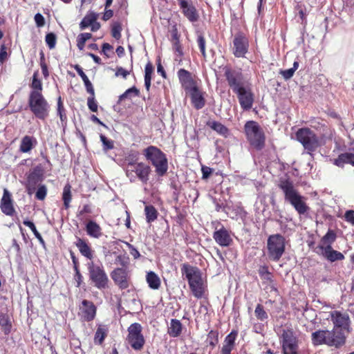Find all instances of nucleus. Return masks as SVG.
I'll list each match as a JSON object with an SVG mask.
<instances>
[{
  "mask_svg": "<svg viewBox=\"0 0 354 354\" xmlns=\"http://www.w3.org/2000/svg\"><path fill=\"white\" fill-rule=\"evenodd\" d=\"M92 37V35L88 32L81 33L77 38V46L82 50L84 49L86 41Z\"/></svg>",
  "mask_w": 354,
  "mask_h": 354,
  "instance_id": "nucleus-48",
  "label": "nucleus"
},
{
  "mask_svg": "<svg viewBox=\"0 0 354 354\" xmlns=\"http://www.w3.org/2000/svg\"><path fill=\"white\" fill-rule=\"evenodd\" d=\"M73 68L77 71V74L81 77L82 80H83L86 91L90 95H93L94 88H93V84L91 82V81L88 80L86 75L83 71L82 67L78 64H75L73 66Z\"/></svg>",
  "mask_w": 354,
  "mask_h": 354,
  "instance_id": "nucleus-31",
  "label": "nucleus"
},
{
  "mask_svg": "<svg viewBox=\"0 0 354 354\" xmlns=\"http://www.w3.org/2000/svg\"><path fill=\"white\" fill-rule=\"evenodd\" d=\"M201 171L203 179L208 178L213 172V169L207 166H202Z\"/></svg>",
  "mask_w": 354,
  "mask_h": 354,
  "instance_id": "nucleus-62",
  "label": "nucleus"
},
{
  "mask_svg": "<svg viewBox=\"0 0 354 354\" xmlns=\"http://www.w3.org/2000/svg\"><path fill=\"white\" fill-rule=\"evenodd\" d=\"M237 335L238 332L233 330L225 337L221 348V354H231L235 347Z\"/></svg>",
  "mask_w": 354,
  "mask_h": 354,
  "instance_id": "nucleus-26",
  "label": "nucleus"
},
{
  "mask_svg": "<svg viewBox=\"0 0 354 354\" xmlns=\"http://www.w3.org/2000/svg\"><path fill=\"white\" fill-rule=\"evenodd\" d=\"M183 15L192 23L199 19V14L192 0H177Z\"/></svg>",
  "mask_w": 354,
  "mask_h": 354,
  "instance_id": "nucleus-15",
  "label": "nucleus"
},
{
  "mask_svg": "<svg viewBox=\"0 0 354 354\" xmlns=\"http://www.w3.org/2000/svg\"><path fill=\"white\" fill-rule=\"evenodd\" d=\"M124 243L129 249V252L133 257L134 259H137L140 257L139 251L133 245L128 242H124Z\"/></svg>",
  "mask_w": 354,
  "mask_h": 354,
  "instance_id": "nucleus-59",
  "label": "nucleus"
},
{
  "mask_svg": "<svg viewBox=\"0 0 354 354\" xmlns=\"http://www.w3.org/2000/svg\"><path fill=\"white\" fill-rule=\"evenodd\" d=\"M75 245L79 249L81 254L88 259H91L93 257V252L88 244L82 239L77 238Z\"/></svg>",
  "mask_w": 354,
  "mask_h": 354,
  "instance_id": "nucleus-29",
  "label": "nucleus"
},
{
  "mask_svg": "<svg viewBox=\"0 0 354 354\" xmlns=\"http://www.w3.org/2000/svg\"><path fill=\"white\" fill-rule=\"evenodd\" d=\"M181 272L187 278L189 284L197 283L203 281L201 270L197 267L184 263L181 268Z\"/></svg>",
  "mask_w": 354,
  "mask_h": 354,
  "instance_id": "nucleus-17",
  "label": "nucleus"
},
{
  "mask_svg": "<svg viewBox=\"0 0 354 354\" xmlns=\"http://www.w3.org/2000/svg\"><path fill=\"white\" fill-rule=\"evenodd\" d=\"M108 333V328L106 325L100 324L97 326V330L95 333L94 342L99 345L104 342L105 337Z\"/></svg>",
  "mask_w": 354,
  "mask_h": 354,
  "instance_id": "nucleus-35",
  "label": "nucleus"
},
{
  "mask_svg": "<svg viewBox=\"0 0 354 354\" xmlns=\"http://www.w3.org/2000/svg\"><path fill=\"white\" fill-rule=\"evenodd\" d=\"M37 143V140L33 136H25L21 140L19 151L22 153H28L36 146Z\"/></svg>",
  "mask_w": 354,
  "mask_h": 354,
  "instance_id": "nucleus-28",
  "label": "nucleus"
},
{
  "mask_svg": "<svg viewBox=\"0 0 354 354\" xmlns=\"http://www.w3.org/2000/svg\"><path fill=\"white\" fill-rule=\"evenodd\" d=\"M279 187L284 194L285 201L289 203L299 214H304L309 210L305 197L297 192L291 180L281 179Z\"/></svg>",
  "mask_w": 354,
  "mask_h": 354,
  "instance_id": "nucleus-1",
  "label": "nucleus"
},
{
  "mask_svg": "<svg viewBox=\"0 0 354 354\" xmlns=\"http://www.w3.org/2000/svg\"><path fill=\"white\" fill-rule=\"evenodd\" d=\"M46 44L50 49H53L55 47L56 44V35L53 32L48 33L45 38Z\"/></svg>",
  "mask_w": 354,
  "mask_h": 354,
  "instance_id": "nucleus-54",
  "label": "nucleus"
},
{
  "mask_svg": "<svg viewBox=\"0 0 354 354\" xmlns=\"http://www.w3.org/2000/svg\"><path fill=\"white\" fill-rule=\"evenodd\" d=\"M87 105L88 109L93 112H97V104L95 100V93L93 95H91L90 97H88L87 100Z\"/></svg>",
  "mask_w": 354,
  "mask_h": 354,
  "instance_id": "nucleus-57",
  "label": "nucleus"
},
{
  "mask_svg": "<svg viewBox=\"0 0 354 354\" xmlns=\"http://www.w3.org/2000/svg\"><path fill=\"white\" fill-rule=\"evenodd\" d=\"M57 115L59 116L60 120L62 124H66L67 122V117L66 114V110L64 107V104L62 100V97L59 96L57 99Z\"/></svg>",
  "mask_w": 354,
  "mask_h": 354,
  "instance_id": "nucleus-46",
  "label": "nucleus"
},
{
  "mask_svg": "<svg viewBox=\"0 0 354 354\" xmlns=\"http://www.w3.org/2000/svg\"><path fill=\"white\" fill-rule=\"evenodd\" d=\"M311 341L314 346L326 344L338 348L344 345L346 336L343 331L319 329L312 333Z\"/></svg>",
  "mask_w": 354,
  "mask_h": 354,
  "instance_id": "nucleus-2",
  "label": "nucleus"
},
{
  "mask_svg": "<svg viewBox=\"0 0 354 354\" xmlns=\"http://www.w3.org/2000/svg\"><path fill=\"white\" fill-rule=\"evenodd\" d=\"M74 271H75V274H74L73 279L76 283L75 286L77 288H80L82 283L83 277H82V274L80 273V270H74Z\"/></svg>",
  "mask_w": 354,
  "mask_h": 354,
  "instance_id": "nucleus-60",
  "label": "nucleus"
},
{
  "mask_svg": "<svg viewBox=\"0 0 354 354\" xmlns=\"http://www.w3.org/2000/svg\"><path fill=\"white\" fill-rule=\"evenodd\" d=\"M173 37L175 39V41L174 43V46H173L174 50L175 53H177V55L178 56L180 57L183 55V53L182 48L180 44L177 34L176 33L174 34Z\"/></svg>",
  "mask_w": 354,
  "mask_h": 354,
  "instance_id": "nucleus-58",
  "label": "nucleus"
},
{
  "mask_svg": "<svg viewBox=\"0 0 354 354\" xmlns=\"http://www.w3.org/2000/svg\"><path fill=\"white\" fill-rule=\"evenodd\" d=\"M254 314L257 319L265 322L268 319V313L263 308V306L261 304H257L256 308L254 310Z\"/></svg>",
  "mask_w": 354,
  "mask_h": 354,
  "instance_id": "nucleus-47",
  "label": "nucleus"
},
{
  "mask_svg": "<svg viewBox=\"0 0 354 354\" xmlns=\"http://www.w3.org/2000/svg\"><path fill=\"white\" fill-rule=\"evenodd\" d=\"M285 238L279 234L270 235L267 241L268 256L270 260L277 262L285 252Z\"/></svg>",
  "mask_w": 354,
  "mask_h": 354,
  "instance_id": "nucleus-9",
  "label": "nucleus"
},
{
  "mask_svg": "<svg viewBox=\"0 0 354 354\" xmlns=\"http://www.w3.org/2000/svg\"><path fill=\"white\" fill-rule=\"evenodd\" d=\"M189 286L194 297L199 299L203 296L204 288L203 287V281L197 283L189 284Z\"/></svg>",
  "mask_w": 354,
  "mask_h": 354,
  "instance_id": "nucleus-45",
  "label": "nucleus"
},
{
  "mask_svg": "<svg viewBox=\"0 0 354 354\" xmlns=\"http://www.w3.org/2000/svg\"><path fill=\"white\" fill-rule=\"evenodd\" d=\"M224 75L228 86L234 93L247 85L245 84L243 75L241 69L236 70L225 67L224 68Z\"/></svg>",
  "mask_w": 354,
  "mask_h": 354,
  "instance_id": "nucleus-11",
  "label": "nucleus"
},
{
  "mask_svg": "<svg viewBox=\"0 0 354 354\" xmlns=\"http://www.w3.org/2000/svg\"><path fill=\"white\" fill-rule=\"evenodd\" d=\"M207 340L212 348H214L218 342V333L216 330H210L207 334Z\"/></svg>",
  "mask_w": 354,
  "mask_h": 354,
  "instance_id": "nucleus-49",
  "label": "nucleus"
},
{
  "mask_svg": "<svg viewBox=\"0 0 354 354\" xmlns=\"http://www.w3.org/2000/svg\"><path fill=\"white\" fill-rule=\"evenodd\" d=\"M62 200L64 208L66 209H68L70 207V203L72 200L71 186L68 183H67L64 187Z\"/></svg>",
  "mask_w": 354,
  "mask_h": 354,
  "instance_id": "nucleus-40",
  "label": "nucleus"
},
{
  "mask_svg": "<svg viewBox=\"0 0 354 354\" xmlns=\"http://www.w3.org/2000/svg\"><path fill=\"white\" fill-rule=\"evenodd\" d=\"M146 280L149 287L153 290H158L160 286V279L159 277L153 271L147 272Z\"/></svg>",
  "mask_w": 354,
  "mask_h": 354,
  "instance_id": "nucleus-34",
  "label": "nucleus"
},
{
  "mask_svg": "<svg viewBox=\"0 0 354 354\" xmlns=\"http://www.w3.org/2000/svg\"><path fill=\"white\" fill-rule=\"evenodd\" d=\"M213 238L216 243L221 247H228L233 241L230 232L223 225L214 231Z\"/></svg>",
  "mask_w": 354,
  "mask_h": 354,
  "instance_id": "nucleus-18",
  "label": "nucleus"
},
{
  "mask_svg": "<svg viewBox=\"0 0 354 354\" xmlns=\"http://www.w3.org/2000/svg\"><path fill=\"white\" fill-rule=\"evenodd\" d=\"M143 154L155 167V171L158 176H164L167 174L168 160L160 149L155 146H149L144 150Z\"/></svg>",
  "mask_w": 354,
  "mask_h": 354,
  "instance_id": "nucleus-4",
  "label": "nucleus"
},
{
  "mask_svg": "<svg viewBox=\"0 0 354 354\" xmlns=\"http://www.w3.org/2000/svg\"><path fill=\"white\" fill-rule=\"evenodd\" d=\"M296 139L303 146L308 154H312L322 145V139L310 128L299 129L295 133Z\"/></svg>",
  "mask_w": 354,
  "mask_h": 354,
  "instance_id": "nucleus-5",
  "label": "nucleus"
},
{
  "mask_svg": "<svg viewBox=\"0 0 354 354\" xmlns=\"http://www.w3.org/2000/svg\"><path fill=\"white\" fill-rule=\"evenodd\" d=\"M317 248L321 254L329 261H342L344 259V256L340 252L333 249L332 246L318 245Z\"/></svg>",
  "mask_w": 354,
  "mask_h": 354,
  "instance_id": "nucleus-23",
  "label": "nucleus"
},
{
  "mask_svg": "<svg viewBox=\"0 0 354 354\" xmlns=\"http://www.w3.org/2000/svg\"><path fill=\"white\" fill-rule=\"evenodd\" d=\"M115 263H119L122 268L127 269L129 263V258L125 254L118 255L115 259Z\"/></svg>",
  "mask_w": 354,
  "mask_h": 354,
  "instance_id": "nucleus-55",
  "label": "nucleus"
},
{
  "mask_svg": "<svg viewBox=\"0 0 354 354\" xmlns=\"http://www.w3.org/2000/svg\"><path fill=\"white\" fill-rule=\"evenodd\" d=\"M197 43L203 57H205V39L203 35L200 34L198 35Z\"/></svg>",
  "mask_w": 354,
  "mask_h": 354,
  "instance_id": "nucleus-56",
  "label": "nucleus"
},
{
  "mask_svg": "<svg viewBox=\"0 0 354 354\" xmlns=\"http://www.w3.org/2000/svg\"><path fill=\"white\" fill-rule=\"evenodd\" d=\"M247 140L250 145L257 151L265 147L266 136L260 125L255 121H248L244 125Z\"/></svg>",
  "mask_w": 354,
  "mask_h": 354,
  "instance_id": "nucleus-6",
  "label": "nucleus"
},
{
  "mask_svg": "<svg viewBox=\"0 0 354 354\" xmlns=\"http://www.w3.org/2000/svg\"><path fill=\"white\" fill-rule=\"evenodd\" d=\"M344 218L354 225V210H347L344 214Z\"/></svg>",
  "mask_w": 354,
  "mask_h": 354,
  "instance_id": "nucleus-63",
  "label": "nucleus"
},
{
  "mask_svg": "<svg viewBox=\"0 0 354 354\" xmlns=\"http://www.w3.org/2000/svg\"><path fill=\"white\" fill-rule=\"evenodd\" d=\"M89 279L97 289L102 290L108 288L109 279L102 264H95L93 261L87 264Z\"/></svg>",
  "mask_w": 354,
  "mask_h": 354,
  "instance_id": "nucleus-8",
  "label": "nucleus"
},
{
  "mask_svg": "<svg viewBox=\"0 0 354 354\" xmlns=\"http://www.w3.org/2000/svg\"><path fill=\"white\" fill-rule=\"evenodd\" d=\"M137 155H130L127 160L126 175L131 183L139 179L142 183H147L149 180L151 167L144 162H137Z\"/></svg>",
  "mask_w": 354,
  "mask_h": 354,
  "instance_id": "nucleus-3",
  "label": "nucleus"
},
{
  "mask_svg": "<svg viewBox=\"0 0 354 354\" xmlns=\"http://www.w3.org/2000/svg\"><path fill=\"white\" fill-rule=\"evenodd\" d=\"M28 106L32 114L41 120L49 115L50 106L42 93H29Z\"/></svg>",
  "mask_w": 354,
  "mask_h": 354,
  "instance_id": "nucleus-7",
  "label": "nucleus"
},
{
  "mask_svg": "<svg viewBox=\"0 0 354 354\" xmlns=\"http://www.w3.org/2000/svg\"><path fill=\"white\" fill-rule=\"evenodd\" d=\"M177 74L180 83L186 91H189L192 90V88L196 86L191 73L188 71L180 68L178 70Z\"/></svg>",
  "mask_w": 354,
  "mask_h": 354,
  "instance_id": "nucleus-22",
  "label": "nucleus"
},
{
  "mask_svg": "<svg viewBox=\"0 0 354 354\" xmlns=\"http://www.w3.org/2000/svg\"><path fill=\"white\" fill-rule=\"evenodd\" d=\"M207 126L217 132L219 135L227 138L230 135L229 129L223 124L217 121H209L207 123Z\"/></svg>",
  "mask_w": 354,
  "mask_h": 354,
  "instance_id": "nucleus-32",
  "label": "nucleus"
},
{
  "mask_svg": "<svg viewBox=\"0 0 354 354\" xmlns=\"http://www.w3.org/2000/svg\"><path fill=\"white\" fill-rule=\"evenodd\" d=\"M44 170L40 165L35 167L27 176V188L28 193H30V188L35 187L41 180Z\"/></svg>",
  "mask_w": 354,
  "mask_h": 354,
  "instance_id": "nucleus-20",
  "label": "nucleus"
},
{
  "mask_svg": "<svg viewBox=\"0 0 354 354\" xmlns=\"http://www.w3.org/2000/svg\"><path fill=\"white\" fill-rule=\"evenodd\" d=\"M279 73L283 76V77L286 80H288L293 76L295 71H293V69L290 68L286 70H281Z\"/></svg>",
  "mask_w": 354,
  "mask_h": 354,
  "instance_id": "nucleus-61",
  "label": "nucleus"
},
{
  "mask_svg": "<svg viewBox=\"0 0 354 354\" xmlns=\"http://www.w3.org/2000/svg\"><path fill=\"white\" fill-rule=\"evenodd\" d=\"M140 93L139 90L136 87L133 86L127 89L123 94L120 96V100H122L125 98L131 97L133 96H138Z\"/></svg>",
  "mask_w": 354,
  "mask_h": 354,
  "instance_id": "nucleus-50",
  "label": "nucleus"
},
{
  "mask_svg": "<svg viewBox=\"0 0 354 354\" xmlns=\"http://www.w3.org/2000/svg\"><path fill=\"white\" fill-rule=\"evenodd\" d=\"M23 223L24 225L28 227L31 230V231L33 232L35 237L38 239L39 243L44 248H45L46 247L45 241H44V239L42 238L41 235L40 234V233L37 231L33 222L28 221V220H24Z\"/></svg>",
  "mask_w": 354,
  "mask_h": 354,
  "instance_id": "nucleus-42",
  "label": "nucleus"
},
{
  "mask_svg": "<svg viewBox=\"0 0 354 354\" xmlns=\"http://www.w3.org/2000/svg\"><path fill=\"white\" fill-rule=\"evenodd\" d=\"M334 164L338 167H343L344 164H351L354 166V153H344L340 154L334 160Z\"/></svg>",
  "mask_w": 354,
  "mask_h": 354,
  "instance_id": "nucleus-33",
  "label": "nucleus"
},
{
  "mask_svg": "<svg viewBox=\"0 0 354 354\" xmlns=\"http://www.w3.org/2000/svg\"><path fill=\"white\" fill-rule=\"evenodd\" d=\"M145 213L146 216V221L148 223L153 222L158 218V212L151 205L145 206Z\"/></svg>",
  "mask_w": 354,
  "mask_h": 354,
  "instance_id": "nucleus-36",
  "label": "nucleus"
},
{
  "mask_svg": "<svg viewBox=\"0 0 354 354\" xmlns=\"http://www.w3.org/2000/svg\"><path fill=\"white\" fill-rule=\"evenodd\" d=\"M88 236L95 239H99L102 236V229L95 221H88L85 226Z\"/></svg>",
  "mask_w": 354,
  "mask_h": 354,
  "instance_id": "nucleus-27",
  "label": "nucleus"
},
{
  "mask_svg": "<svg viewBox=\"0 0 354 354\" xmlns=\"http://www.w3.org/2000/svg\"><path fill=\"white\" fill-rule=\"evenodd\" d=\"M336 234L332 230H328L326 234L322 238L321 244L319 245L332 246V244L336 240Z\"/></svg>",
  "mask_w": 354,
  "mask_h": 354,
  "instance_id": "nucleus-41",
  "label": "nucleus"
},
{
  "mask_svg": "<svg viewBox=\"0 0 354 354\" xmlns=\"http://www.w3.org/2000/svg\"><path fill=\"white\" fill-rule=\"evenodd\" d=\"M111 277L121 289H126L129 287L127 269L123 268H115L111 272Z\"/></svg>",
  "mask_w": 354,
  "mask_h": 354,
  "instance_id": "nucleus-19",
  "label": "nucleus"
},
{
  "mask_svg": "<svg viewBox=\"0 0 354 354\" xmlns=\"http://www.w3.org/2000/svg\"><path fill=\"white\" fill-rule=\"evenodd\" d=\"M97 20V15L95 13L86 15L80 24L81 30H84L90 26L95 21Z\"/></svg>",
  "mask_w": 354,
  "mask_h": 354,
  "instance_id": "nucleus-43",
  "label": "nucleus"
},
{
  "mask_svg": "<svg viewBox=\"0 0 354 354\" xmlns=\"http://www.w3.org/2000/svg\"><path fill=\"white\" fill-rule=\"evenodd\" d=\"M331 321L333 324V330L343 331L350 326V317L347 313H342L338 310L330 313Z\"/></svg>",
  "mask_w": 354,
  "mask_h": 354,
  "instance_id": "nucleus-16",
  "label": "nucleus"
},
{
  "mask_svg": "<svg viewBox=\"0 0 354 354\" xmlns=\"http://www.w3.org/2000/svg\"><path fill=\"white\" fill-rule=\"evenodd\" d=\"M281 348H299V339L297 333L290 328L281 330L279 335Z\"/></svg>",
  "mask_w": 354,
  "mask_h": 354,
  "instance_id": "nucleus-13",
  "label": "nucleus"
},
{
  "mask_svg": "<svg viewBox=\"0 0 354 354\" xmlns=\"http://www.w3.org/2000/svg\"><path fill=\"white\" fill-rule=\"evenodd\" d=\"M249 41L247 37L242 32H238L234 35L232 41V53L238 58L245 57L248 52Z\"/></svg>",
  "mask_w": 354,
  "mask_h": 354,
  "instance_id": "nucleus-12",
  "label": "nucleus"
},
{
  "mask_svg": "<svg viewBox=\"0 0 354 354\" xmlns=\"http://www.w3.org/2000/svg\"><path fill=\"white\" fill-rule=\"evenodd\" d=\"M295 10L298 12V16L301 19V24L303 25H306L307 23L306 21V12L304 6L301 5H297Z\"/></svg>",
  "mask_w": 354,
  "mask_h": 354,
  "instance_id": "nucleus-51",
  "label": "nucleus"
},
{
  "mask_svg": "<svg viewBox=\"0 0 354 354\" xmlns=\"http://www.w3.org/2000/svg\"><path fill=\"white\" fill-rule=\"evenodd\" d=\"M239 102L243 111H249L252 108L254 102V94L249 84L234 92Z\"/></svg>",
  "mask_w": 354,
  "mask_h": 354,
  "instance_id": "nucleus-14",
  "label": "nucleus"
},
{
  "mask_svg": "<svg viewBox=\"0 0 354 354\" xmlns=\"http://www.w3.org/2000/svg\"><path fill=\"white\" fill-rule=\"evenodd\" d=\"M100 140L102 142L103 149L105 151L112 149L114 147L113 142L111 140L108 139L104 135H100Z\"/></svg>",
  "mask_w": 354,
  "mask_h": 354,
  "instance_id": "nucleus-52",
  "label": "nucleus"
},
{
  "mask_svg": "<svg viewBox=\"0 0 354 354\" xmlns=\"http://www.w3.org/2000/svg\"><path fill=\"white\" fill-rule=\"evenodd\" d=\"M38 72H35L32 75V80L30 84L31 91L30 93H42V83L37 77Z\"/></svg>",
  "mask_w": 354,
  "mask_h": 354,
  "instance_id": "nucleus-37",
  "label": "nucleus"
},
{
  "mask_svg": "<svg viewBox=\"0 0 354 354\" xmlns=\"http://www.w3.org/2000/svg\"><path fill=\"white\" fill-rule=\"evenodd\" d=\"M188 92L190 94L192 104L196 109L199 110L205 106V97L197 86L192 88Z\"/></svg>",
  "mask_w": 354,
  "mask_h": 354,
  "instance_id": "nucleus-24",
  "label": "nucleus"
},
{
  "mask_svg": "<svg viewBox=\"0 0 354 354\" xmlns=\"http://www.w3.org/2000/svg\"><path fill=\"white\" fill-rule=\"evenodd\" d=\"M0 326L6 335L10 333L12 324L9 317L4 313H0Z\"/></svg>",
  "mask_w": 354,
  "mask_h": 354,
  "instance_id": "nucleus-39",
  "label": "nucleus"
},
{
  "mask_svg": "<svg viewBox=\"0 0 354 354\" xmlns=\"http://www.w3.org/2000/svg\"><path fill=\"white\" fill-rule=\"evenodd\" d=\"M127 341L131 346L136 351H140L145 344V338L142 334V326L138 323H133L128 328Z\"/></svg>",
  "mask_w": 354,
  "mask_h": 354,
  "instance_id": "nucleus-10",
  "label": "nucleus"
},
{
  "mask_svg": "<svg viewBox=\"0 0 354 354\" xmlns=\"http://www.w3.org/2000/svg\"><path fill=\"white\" fill-rule=\"evenodd\" d=\"M153 71V66L151 62H148L145 68V86L147 91L151 87V75Z\"/></svg>",
  "mask_w": 354,
  "mask_h": 354,
  "instance_id": "nucleus-38",
  "label": "nucleus"
},
{
  "mask_svg": "<svg viewBox=\"0 0 354 354\" xmlns=\"http://www.w3.org/2000/svg\"><path fill=\"white\" fill-rule=\"evenodd\" d=\"M82 306L80 308L82 312V317L86 322L93 320L96 315V306L94 304L86 299L82 301Z\"/></svg>",
  "mask_w": 354,
  "mask_h": 354,
  "instance_id": "nucleus-21",
  "label": "nucleus"
},
{
  "mask_svg": "<svg viewBox=\"0 0 354 354\" xmlns=\"http://www.w3.org/2000/svg\"><path fill=\"white\" fill-rule=\"evenodd\" d=\"M258 272L262 280L266 282L272 281V274L269 271L268 267L267 266H261L259 268Z\"/></svg>",
  "mask_w": 354,
  "mask_h": 354,
  "instance_id": "nucleus-44",
  "label": "nucleus"
},
{
  "mask_svg": "<svg viewBox=\"0 0 354 354\" xmlns=\"http://www.w3.org/2000/svg\"><path fill=\"white\" fill-rule=\"evenodd\" d=\"M1 209L3 213L8 216H12L15 209L12 205L11 194L7 189H4L3 195L1 200Z\"/></svg>",
  "mask_w": 354,
  "mask_h": 354,
  "instance_id": "nucleus-25",
  "label": "nucleus"
},
{
  "mask_svg": "<svg viewBox=\"0 0 354 354\" xmlns=\"http://www.w3.org/2000/svg\"><path fill=\"white\" fill-rule=\"evenodd\" d=\"M34 19H35V23H36L37 27H41L44 25L45 19L41 14L37 13L35 15Z\"/></svg>",
  "mask_w": 354,
  "mask_h": 354,
  "instance_id": "nucleus-64",
  "label": "nucleus"
},
{
  "mask_svg": "<svg viewBox=\"0 0 354 354\" xmlns=\"http://www.w3.org/2000/svg\"><path fill=\"white\" fill-rule=\"evenodd\" d=\"M47 194V188L46 185H39L36 194H35V198L39 201H43L46 198Z\"/></svg>",
  "mask_w": 354,
  "mask_h": 354,
  "instance_id": "nucleus-53",
  "label": "nucleus"
},
{
  "mask_svg": "<svg viewBox=\"0 0 354 354\" xmlns=\"http://www.w3.org/2000/svg\"><path fill=\"white\" fill-rule=\"evenodd\" d=\"M183 330L181 322L176 319H171L170 326L168 328L167 333L171 337H178L180 335Z\"/></svg>",
  "mask_w": 354,
  "mask_h": 354,
  "instance_id": "nucleus-30",
  "label": "nucleus"
}]
</instances>
